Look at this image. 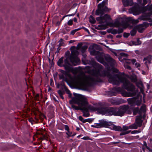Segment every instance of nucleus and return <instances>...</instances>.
<instances>
[{"mask_svg":"<svg viewBox=\"0 0 152 152\" xmlns=\"http://www.w3.org/2000/svg\"><path fill=\"white\" fill-rule=\"evenodd\" d=\"M86 69L91 75L87 76L81 74L77 76L75 81L80 86L84 87L90 86L96 82H101L100 77L107 76L109 82L113 85H118L120 83H123L124 88L129 91L123 92L122 94L124 96L131 97L136 94L137 91L135 90V86L128 80L113 72L110 74L109 70H103L102 66L98 63L93 61L91 65L86 66Z\"/></svg>","mask_w":152,"mask_h":152,"instance_id":"nucleus-1","label":"nucleus"},{"mask_svg":"<svg viewBox=\"0 0 152 152\" xmlns=\"http://www.w3.org/2000/svg\"><path fill=\"white\" fill-rule=\"evenodd\" d=\"M89 50L91 54L93 56H95L96 60L105 66H106L107 64L105 61L104 58L111 66H112L115 64V61L109 55L106 54L104 55L103 53H100L93 49H90Z\"/></svg>","mask_w":152,"mask_h":152,"instance_id":"nucleus-2","label":"nucleus"},{"mask_svg":"<svg viewBox=\"0 0 152 152\" xmlns=\"http://www.w3.org/2000/svg\"><path fill=\"white\" fill-rule=\"evenodd\" d=\"M73 95L75 96L69 101V103L72 104H77L78 106L72 105V107L76 110H81L83 107L85 106L87 104V99L85 96L80 94L74 93Z\"/></svg>","mask_w":152,"mask_h":152,"instance_id":"nucleus-3","label":"nucleus"},{"mask_svg":"<svg viewBox=\"0 0 152 152\" xmlns=\"http://www.w3.org/2000/svg\"><path fill=\"white\" fill-rule=\"evenodd\" d=\"M97 111L102 115H107L115 116V108L105 107L103 105L99 104L97 105Z\"/></svg>","mask_w":152,"mask_h":152,"instance_id":"nucleus-4","label":"nucleus"},{"mask_svg":"<svg viewBox=\"0 0 152 152\" xmlns=\"http://www.w3.org/2000/svg\"><path fill=\"white\" fill-rule=\"evenodd\" d=\"M106 3V1L104 0L101 3L98 5V9L96 10L95 12L96 15H102L104 12L110 10L106 6H105Z\"/></svg>","mask_w":152,"mask_h":152,"instance_id":"nucleus-5","label":"nucleus"},{"mask_svg":"<svg viewBox=\"0 0 152 152\" xmlns=\"http://www.w3.org/2000/svg\"><path fill=\"white\" fill-rule=\"evenodd\" d=\"M97 105L96 107H94L91 105L89 104L87 100V104L85 106L83 107L81 110L83 113V116L88 117L90 115V114L88 113V110L91 111H97Z\"/></svg>","mask_w":152,"mask_h":152,"instance_id":"nucleus-6","label":"nucleus"},{"mask_svg":"<svg viewBox=\"0 0 152 152\" xmlns=\"http://www.w3.org/2000/svg\"><path fill=\"white\" fill-rule=\"evenodd\" d=\"M78 55V52L77 49H75L71 51V55L69 59L74 66L78 65L80 63V60L77 57Z\"/></svg>","mask_w":152,"mask_h":152,"instance_id":"nucleus-7","label":"nucleus"},{"mask_svg":"<svg viewBox=\"0 0 152 152\" xmlns=\"http://www.w3.org/2000/svg\"><path fill=\"white\" fill-rule=\"evenodd\" d=\"M64 63L63 66L67 72H72L74 74H76L77 72V69L73 68L72 66L69 63L67 58H66L64 60Z\"/></svg>","mask_w":152,"mask_h":152,"instance_id":"nucleus-8","label":"nucleus"},{"mask_svg":"<svg viewBox=\"0 0 152 152\" xmlns=\"http://www.w3.org/2000/svg\"><path fill=\"white\" fill-rule=\"evenodd\" d=\"M111 18L110 16L107 14H105L104 16H100L96 18V20L102 24L107 25L108 22Z\"/></svg>","mask_w":152,"mask_h":152,"instance_id":"nucleus-9","label":"nucleus"},{"mask_svg":"<svg viewBox=\"0 0 152 152\" xmlns=\"http://www.w3.org/2000/svg\"><path fill=\"white\" fill-rule=\"evenodd\" d=\"M120 106L124 114L127 113L130 114L132 113L131 108L129 105L126 104Z\"/></svg>","mask_w":152,"mask_h":152,"instance_id":"nucleus-10","label":"nucleus"},{"mask_svg":"<svg viewBox=\"0 0 152 152\" xmlns=\"http://www.w3.org/2000/svg\"><path fill=\"white\" fill-rule=\"evenodd\" d=\"M142 118L141 115L137 116L136 117L135 123L137 124L139 127H140L142 124L143 121L142 120Z\"/></svg>","mask_w":152,"mask_h":152,"instance_id":"nucleus-11","label":"nucleus"},{"mask_svg":"<svg viewBox=\"0 0 152 152\" xmlns=\"http://www.w3.org/2000/svg\"><path fill=\"white\" fill-rule=\"evenodd\" d=\"M102 127H109L112 125V122L107 121L104 120H100Z\"/></svg>","mask_w":152,"mask_h":152,"instance_id":"nucleus-12","label":"nucleus"},{"mask_svg":"<svg viewBox=\"0 0 152 152\" xmlns=\"http://www.w3.org/2000/svg\"><path fill=\"white\" fill-rule=\"evenodd\" d=\"M136 100V97H134L128 99L127 101L128 104L131 106H133L135 105Z\"/></svg>","mask_w":152,"mask_h":152,"instance_id":"nucleus-13","label":"nucleus"},{"mask_svg":"<svg viewBox=\"0 0 152 152\" xmlns=\"http://www.w3.org/2000/svg\"><path fill=\"white\" fill-rule=\"evenodd\" d=\"M128 56V54L127 53L123 52L121 53L119 55V60L121 61L124 62V60L126 59V58Z\"/></svg>","mask_w":152,"mask_h":152,"instance_id":"nucleus-14","label":"nucleus"},{"mask_svg":"<svg viewBox=\"0 0 152 152\" xmlns=\"http://www.w3.org/2000/svg\"><path fill=\"white\" fill-rule=\"evenodd\" d=\"M144 106L143 105L142 106L140 110L138 107H135L133 108V115H135L137 113L140 114L141 113V111L142 110V109L144 108Z\"/></svg>","mask_w":152,"mask_h":152,"instance_id":"nucleus-15","label":"nucleus"},{"mask_svg":"<svg viewBox=\"0 0 152 152\" xmlns=\"http://www.w3.org/2000/svg\"><path fill=\"white\" fill-rule=\"evenodd\" d=\"M124 114L122 110H121V106H120L118 108H115V116H123Z\"/></svg>","mask_w":152,"mask_h":152,"instance_id":"nucleus-16","label":"nucleus"},{"mask_svg":"<svg viewBox=\"0 0 152 152\" xmlns=\"http://www.w3.org/2000/svg\"><path fill=\"white\" fill-rule=\"evenodd\" d=\"M123 4L125 7L132 6L133 4V0H122Z\"/></svg>","mask_w":152,"mask_h":152,"instance_id":"nucleus-17","label":"nucleus"},{"mask_svg":"<svg viewBox=\"0 0 152 152\" xmlns=\"http://www.w3.org/2000/svg\"><path fill=\"white\" fill-rule=\"evenodd\" d=\"M121 26L124 28H126L129 25L127 21L126 20L123 18H121Z\"/></svg>","mask_w":152,"mask_h":152,"instance_id":"nucleus-18","label":"nucleus"},{"mask_svg":"<svg viewBox=\"0 0 152 152\" xmlns=\"http://www.w3.org/2000/svg\"><path fill=\"white\" fill-rule=\"evenodd\" d=\"M121 18L117 19L113 24V26L115 27H119L121 26Z\"/></svg>","mask_w":152,"mask_h":152,"instance_id":"nucleus-19","label":"nucleus"},{"mask_svg":"<svg viewBox=\"0 0 152 152\" xmlns=\"http://www.w3.org/2000/svg\"><path fill=\"white\" fill-rule=\"evenodd\" d=\"M137 28L139 32L142 33L145 29V27L144 25L140 24L137 26Z\"/></svg>","mask_w":152,"mask_h":152,"instance_id":"nucleus-20","label":"nucleus"},{"mask_svg":"<svg viewBox=\"0 0 152 152\" xmlns=\"http://www.w3.org/2000/svg\"><path fill=\"white\" fill-rule=\"evenodd\" d=\"M112 126V129L113 130L118 131H122L123 129L120 126H116L113 124L111 126Z\"/></svg>","mask_w":152,"mask_h":152,"instance_id":"nucleus-21","label":"nucleus"},{"mask_svg":"<svg viewBox=\"0 0 152 152\" xmlns=\"http://www.w3.org/2000/svg\"><path fill=\"white\" fill-rule=\"evenodd\" d=\"M64 74H60L58 75L59 78L60 79H62L63 80L61 82V85L62 86H64V88H66V86L64 85V80H65L66 82H67V80L65 78V77Z\"/></svg>","mask_w":152,"mask_h":152,"instance_id":"nucleus-22","label":"nucleus"},{"mask_svg":"<svg viewBox=\"0 0 152 152\" xmlns=\"http://www.w3.org/2000/svg\"><path fill=\"white\" fill-rule=\"evenodd\" d=\"M151 60V57H147L143 59V61H145V64L147 65L148 64H150Z\"/></svg>","mask_w":152,"mask_h":152,"instance_id":"nucleus-23","label":"nucleus"},{"mask_svg":"<svg viewBox=\"0 0 152 152\" xmlns=\"http://www.w3.org/2000/svg\"><path fill=\"white\" fill-rule=\"evenodd\" d=\"M58 42H59V44L58 46L59 47H60L62 46H65L64 40L62 38L60 39Z\"/></svg>","mask_w":152,"mask_h":152,"instance_id":"nucleus-24","label":"nucleus"},{"mask_svg":"<svg viewBox=\"0 0 152 152\" xmlns=\"http://www.w3.org/2000/svg\"><path fill=\"white\" fill-rule=\"evenodd\" d=\"M136 100L135 102V105H137V106H139L141 105L142 103V98L141 97L140 98H138L137 97H136Z\"/></svg>","mask_w":152,"mask_h":152,"instance_id":"nucleus-25","label":"nucleus"},{"mask_svg":"<svg viewBox=\"0 0 152 152\" xmlns=\"http://www.w3.org/2000/svg\"><path fill=\"white\" fill-rule=\"evenodd\" d=\"M130 129H137L138 126L135 123L129 126Z\"/></svg>","mask_w":152,"mask_h":152,"instance_id":"nucleus-26","label":"nucleus"},{"mask_svg":"<svg viewBox=\"0 0 152 152\" xmlns=\"http://www.w3.org/2000/svg\"><path fill=\"white\" fill-rule=\"evenodd\" d=\"M63 57H62L60 58L57 62V64L59 66H63Z\"/></svg>","mask_w":152,"mask_h":152,"instance_id":"nucleus-27","label":"nucleus"},{"mask_svg":"<svg viewBox=\"0 0 152 152\" xmlns=\"http://www.w3.org/2000/svg\"><path fill=\"white\" fill-rule=\"evenodd\" d=\"M89 21L90 23L94 24L96 22V20L92 15H90L89 18Z\"/></svg>","mask_w":152,"mask_h":152,"instance_id":"nucleus-28","label":"nucleus"},{"mask_svg":"<svg viewBox=\"0 0 152 152\" xmlns=\"http://www.w3.org/2000/svg\"><path fill=\"white\" fill-rule=\"evenodd\" d=\"M122 132H121L120 134V136H122L123 135H124L126 134H128L129 133L131 132V130H129L127 131H121Z\"/></svg>","mask_w":152,"mask_h":152,"instance_id":"nucleus-29","label":"nucleus"},{"mask_svg":"<svg viewBox=\"0 0 152 152\" xmlns=\"http://www.w3.org/2000/svg\"><path fill=\"white\" fill-rule=\"evenodd\" d=\"M130 80L132 82L135 83L137 81V77L136 76H132L131 77Z\"/></svg>","mask_w":152,"mask_h":152,"instance_id":"nucleus-30","label":"nucleus"},{"mask_svg":"<svg viewBox=\"0 0 152 152\" xmlns=\"http://www.w3.org/2000/svg\"><path fill=\"white\" fill-rule=\"evenodd\" d=\"M80 29V28H78L74 29L71 31L70 34L72 35H74L77 31H78Z\"/></svg>","mask_w":152,"mask_h":152,"instance_id":"nucleus-31","label":"nucleus"},{"mask_svg":"<svg viewBox=\"0 0 152 152\" xmlns=\"http://www.w3.org/2000/svg\"><path fill=\"white\" fill-rule=\"evenodd\" d=\"M146 9L148 11H152V4L147 5L146 7Z\"/></svg>","mask_w":152,"mask_h":152,"instance_id":"nucleus-32","label":"nucleus"},{"mask_svg":"<svg viewBox=\"0 0 152 152\" xmlns=\"http://www.w3.org/2000/svg\"><path fill=\"white\" fill-rule=\"evenodd\" d=\"M99 123H96V126H97V128H102V123L101 121H100V120H99Z\"/></svg>","mask_w":152,"mask_h":152,"instance_id":"nucleus-33","label":"nucleus"},{"mask_svg":"<svg viewBox=\"0 0 152 152\" xmlns=\"http://www.w3.org/2000/svg\"><path fill=\"white\" fill-rule=\"evenodd\" d=\"M129 18V19H131L130 20H131V21L133 23L136 24V23H138L139 22L138 20V19L134 20L133 19L131 18Z\"/></svg>","mask_w":152,"mask_h":152,"instance_id":"nucleus-34","label":"nucleus"},{"mask_svg":"<svg viewBox=\"0 0 152 152\" xmlns=\"http://www.w3.org/2000/svg\"><path fill=\"white\" fill-rule=\"evenodd\" d=\"M87 46L86 45H84L81 48V52L83 53L87 49Z\"/></svg>","mask_w":152,"mask_h":152,"instance_id":"nucleus-35","label":"nucleus"},{"mask_svg":"<svg viewBox=\"0 0 152 152\" xmlns=\"http://www.w3.org/2000/svg\"><path fill=\"white\" fill-rule=\"evenodd\" d=\"M122 129L123 131H126L129 129H130V126H123V128Z\"/></svg>","mask_w":152,"mask_h":152,"instance_id":"nucleus-36","label":"nucleus"},{"mask_svg":"<svg viewBox=\"0 0 152 152\" xmlns=\"http://www.w3.org/2000/svg\"><path fill=\"white\" fill-rule=\"evenodd\" d=\"M136 30L134 29H133L131 31L130 34L132 36H134L136 34Z\"/></svg>","mask_w":152,"mask_h":152,"instance_id":"nucleus-37","label":"nucleus"},{"mask_svg":"<svg viewBox=\"0 0 152 152\" xmlns=\"http://www.w3.org/2000/svg\"><path fill=\"white\" fill-rule=\"evenodd\" d=\"M60 72L62 74H64L65 75H68V73L66 71H65L64 70L60 69Z\"/></svg>","mask_w":152,"mask_h":152,"instance_id":"nucleus-38","label":"nucleus"},{"mask_svg":"<svg viewBox=\"0 0 152 152\" xmlns=\"http://www.w3.org/2000/svg\"><path fill=\"white\" fill-rule=\"evenodd\" d=\"M67 24L69 26H71L73 24V20L72 19L69 20L67 22Z\"/></svg>","mask_w":152,"mask_h":152,"instance_id":"nucleus-39","label":"nucleus"},{"mask_svg":"<svg viewBox=\"0 0 152 152\" xmlns=\"http://www.w3.org/2000/svg\"><path fill=\"white\" fill-rule=\"evenodd\" d=\"M116 93L115 92H113L112 91H109V94L110 96H113L116 95Z\"/></svg>","mask_w":152,"mask_h":152,"instance_id":"nucleus-40","label":"nucleus"},{"mask_svg":"<svg viewBox=\"0 0 152 152\" xmlns=\"http://www.w3.org/2000/svg\"><path fill=\"white\" fill-rule=\"evenodd\" d=\"M137 44H134V45H140L141 44L142 42L139 39H137Z\"/></svg>","mask_w":152,"mask_h":152,"instance_id":"nucleus-41","label":"nucleus"},{"mask_svg":"<svg viewBox=\"0 0 152 152\" xmlns=\"http://www.w3.org/2000/svg\"><path fill=\"white\" fill-rule=\"evenodd\" d=\"M117 33L118 34H120L122 33L123 31V29L122 28H119L117 31Z\"/></svg>","mask_w":152,"mask_h":152,"instance_id":"nucleus-42","label":"nucleus"},{"mask_svg":"<svg viewBox=\"0 0 152 152\" xmlns=\"http://www.w3.org/2000/svg\"><path fill=\"white\" fill-rule=\"evenodd\" d=\"M121 88L120 87L117 88H114L113 90L116 91H121Z\"/></svg>","mask_w":152,"mask_h":152,"instance_id":"nucleus-43","label":"nucleus"},{"mask_svg":"<svg viewBox=\"0 0 152 152\" xmlns=\"http://www.w3.org/2000/svg\"><path fill=\"white\" fill-rule=\"evenodd\" d=\"M83 45V43L81 42L79 43L78 44L77 48V49H79L80 47H81Z\"/></svg>","mask_w":152,"mask_h":152,"instance_id":"nucleus-44","label":"nucleus"},{"mask_svg":"<svg viewBox=\"0 0 152 152\" xmlns=\"http://www.w3.org/2000/svg\"><path fill=\"white\" fill-rule=\"evenodd\" d=\"M93 120V119H92V118L87 119V122H88L90 123H91Z\"/></svg>","mask_w":152,"mask_h":152,"instance_id":"nucleus-45","label":"nucleus"},{"mask_svg":"<svg viewBox=\"0 0 152 152\" xmlns=\"http://www.w3.org/2000/svg\"><path fill=\"white\" fill-rule=\"evenodd\" d=\"M124 67H125V68H126V69H129V70H131V67L128 65H125L124 66Z\"/></svg>","mask_w":152,"mask_h":152,"instance_id":"nucleus-46","label":"nucleus"},{"mask_svg":"<svg viewBox=\"0 0 152 152\" xmlns=\"http://www.w3.org/2000/svg\"><path fill=\"white\" fill-rule=\"evenodd\" d=\"M82 139L85 140H90L89 137L88 136L84 137L83 138H82Z\"/></svg>","mask_w":152,"mask_h":152,"instance_id":"nucleus-47","label":"nucleus"},{"mask_svg":"<svg viewBox=\"0 0 152 152\" xmlns=\"http://www.w3.org/2000/svg\"><path fill=\"white\" fill-rule=\"evenodd\" d=\"M65 129L67 131H69V128L68 125H65Z\"/></svg>","mask_w":152,"mask_h":152,"instance_id":"nucleus-48","label":"nucleus"},{"mask_svg":"<svg viewBox=\"0 0 152 152\" xmlns=\"http://www.w3.org/2000/svg\"><path fill=\"white\" fill-rule=\"evenodd\" d=\"M132 62L133 64H135V63H136V60L135 59H133L130 60Z\"/></svg>","mask_w":152,"mask_h":152,"instance_id":"nucleus-49","label":"nucleus"},{"mask_svg":"<svg viewBox=\"0 0 152 152\" xmlns=\"http://www.w3.org/2000/svg\"><path fill=\"white\" fill-rule=\"evenodd\" d=\"M134 65L137 68L140 67V64L139 63L137 62L135 63Z\"/></svg>","mask_w":152,"mask_h":152,"instance_id":"nucleus-50","label":"nucleus"},{"mask_svg":"<svg viewBox=\"0 0 152 152\" xmlns=\"http://www.w3.org/2000/svg\"><path fill=\"white\" fill-rule=\"evenodd\" d=\"M58 94L59 96H61V95H63V92L61 90H59L58 91Z\"/></svg>","mask_w":152,"mask_h":152,"instance_id":"nucleus-51","label":"nucleus"},{"mask_svg":"<svg viewBox=\"0 0 152 152\" xmlns=\"http://www.w3.org/2000/svg\"><path fill=\"white\" fill-rule=\"evenodd\" d=\"M66 134L67 135L68 137H69L71 136L72 133L70 132L69 131H69H67V132L66 133Z\"/></svg>","mask_w":152,"mask_h":152,"instance_id":"nucleus-52","label":"nucleus"},{"mask_svg":"<svg viewBox=\"0 0 152 152\" xmlns=\"http://www.w3.org/2000/svg\"><path fill=\"white\" fill-rule=\"evenodd\" d=\"M65 29L68 32L70 30V28L67 26H65Z\"/></svg>","mask_w":152,"mask_h":152,"instance_id":"nucleus-53","label":"nucleus"},{"mask_svg":"<svg viewBox=\"0 0 152 152\" xmlns=\"http://www.w3.org/2000/svg\"><path fill=\"white\" fill-rule=\"evenodd\" d=\"M111 33L112 34H115L118 33L117 31L115 30H113Z\"/></svg>","mask_w":152,"mask_h":152,"instance_id":"nucleus-54","label":"nucleus"},{"mask_svg":"<svg viewBox=\"0 0 152 152\" xmlns=\"http://www.w3.org/2000/svg\"><path fill=\"white\" fill-rule=\"evenodd\" d=\"M143 145L145 146L146 148L148 147L147 146L146 142L145 141H143Z\"/></svg>","mask_w":152,"mask_h":152,"instance_id":"nucleus-55","label":"nucleus"},{"mask_svg":"<svg viewBox=\"0 0 152 152\" xmlns=\"http://www.w3.org/2000/svg\"><path fill=\"white\" fill-rule=\"evenodd\" d=\"M129 34L126 33H124V37L127 38L128 37Z\"/></svg>","mask_w":152,"mask_h":152,"instance_id":"nucleus-56","label":"nucleus"},{"mask_svg":"<svg viewBox=\"0 0 152 152\" xmlns=\"http://www.w3.org/2000/svg\"><path fill=\"white\" fill-rule=\"evenodd\" d=\"M78 118H79V120L80 121H81L82 122L83 120L84 119L82 117V116H80Z\"/></svg>","mask_w":152,"mask_h":152,"instance_id":"nucleus-57","label":"nucleus"},{"mask_svg":"<svg viewBox=\"0 0 152 152\" xmlns=\"http://www.w3.org/2000/svg\"><path fill=\"white\" fill-rule=\"evenodd\" d=\"M75 14V13H73V14H69V15H67V16H74V15Z\"/></svg>","mask_w":152,"mask_h":152,"instance_id":"nucleus-58","label":"nucleus"},{"mask_svg":"<svg viewBox=\"0 0 152 152\" xmlns=\"http://www.w3.org/2000/svg\"><path fill=\"white\" fill-rule=\"evenodd\" d=\"M143 3L144 5H145L147 3V1L146 0H143Z\"/></svg>","mask_w":152,"mask_h":152,"instance_id":"nucleus-59","label":"nucleus"},{"mask_svg":"<svg viewBox=\"0 0 152 152\" xmlns=\"http://www.w3.org/2000/svg\"><path fill=\"white\" fill-rule=\"evenodd\" d=\"M73 20L74 22L76 23H77V18H73Z\"/></svg>","mask_w":152,"mask_h":152,"instance_id":"nucleus-60","label":"nucleus"},{"mask_svg":"<svg viewBox=\"0 0 152 152\" xmlns=\"http://www.w3.org/2000/svg\"><path fill=\"white\" fill-rule=\"evenodd\" d=\"M60 47H59L57 49V52H58V53L60 51V49H61V48H60Z\"/></svg>","mask_w":152,"mask_h":152,"instance_id":"nucleus-61","label":"nucleus"},{"mask_svg":"<svg viewBox=\"0 0 152 152\" xmlns=\"http://www.w3.org/2000/svg\"><path fill=\"white\" fill-rule=\"evenodd\" d=\"M50 85L51 86H53V81L52 79L50 80Z\"/></svg>","mask_w":152,"mask_h":152,"instance_id":"nucleus-62","label":"nucleus"},{"mask_svg":"<svg viewBox=\"0 0 152 152\" xmlns=\"http://www.w3.org/2000/svg\"><path fill=\"white\" fill-rule=\"evenodd\" d=\"M91 126L94 128H97V126L96 124V123H95L94 125H92Z\"/></svg>","mask_w":152,"mask_h":152,"instance_id":"nucleus-63","label":"nucleus"},{"mask_svg":"<svg viewBox=\"0 0 152 152\" xmlns=\"http://www.w3.org/2000/svg\"><path fill=\"white\" fill-rule=\"evenodd\" d=\"M149 152H152V149H151L149 147H148L147 148Z\"/></svg>","mask_w":152,"mask_h":152,"instance_id":"nucleus-64","label":"nucleus"}]
</instances>
